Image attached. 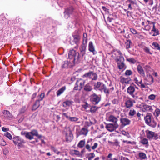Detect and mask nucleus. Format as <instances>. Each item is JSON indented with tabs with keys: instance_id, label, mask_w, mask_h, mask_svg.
I'll use <instances>...</instances> for the list:
<instances>
[{
	"instance_id": "c03bdc74",
	"label": "nucleus",
	"mask_w": 160,
	"mask_h": 160,
	"mask_svg": "<svg viewBox=\"0 0 160 160\" xmlns=\"http://www.w3.org/2000/svg\"><path fill=\"white\" fill-rule=\"evenodd\" d=\"M132 71L130 70H126L125 73L126 76H130L132 75Z\"/></svg>"
},
{
	"instance_id": "052dcab7",
	"label": "nucleus",
	"mask_w": 160,
	"mask_h": 160,
	"mask_svg": "<svg viewBox=\"0 0 160 160\" xmlns=\"http://www.w3.org/2000/svg\"><path fill=\"white\" fill-rule=\"evenodd\" d=\"M82 106L85 109H86L88 107V104L87 102H85L84 104L82 105Z\"/></svg>"
},
{
	"instance_id": "f03ea898",
	"label": "nucleus",
	"mask_w": 160,
	"mask_h": 160,
	"mask_svg": "<svg viewBox=\"0 0 160 160\" xmlns=\"http://www.w3.org/2000/svg\"><path fill=\"white\" fill-rule=\"evenodd\" d=\"M81 38L80 34L78 30H76L72 33V37L70 38V43L72 45L74 44L78 45Z\"/></svg>"
},
{
	"instance_id": "a878e982",
	"label": "nucleus",
	"mask_w": 160,
	"mask_h": 160,
	"mask_svg": "<svg viewBox=\"0 0 160 160\" xmlns=\"http://www.w3.org/2000/svg\"><path fill=\"white\" fill-rule=\"evenodd\" d=\"M40 106V102L39 100H37L34 103L32 108L33 110H35L37 109Z\"/></svg>"
},
{
	"instance_id": "13d9d810",
	"label": "nucleus",
	"mask_w": 160,
	"mask_h": 160,
	"mask_svg": "<svg viewBox=\"0 0 160 160\" xmlns=\"http://www.w3.org/2000/svg\"><path fill=\"white\" fill-rule=\"evenodd\" d=\"M129 2L130 3L129 4H132V5L134 4H136V0H128Z\"/></svg>"
},
{
	"instance_id": "6ab92c4d",
	"label": "nucleus",
	"mask_w": 160,
	"mask_h": 160,
	"mask_svg": "<svg viewBox=\"0 0 160 160\" xmlns=\"http://www.w3.org/2000/svg\"><path fill=\"white\" fill-rule=\"evenodd\" d=\"M103 85L104 84L100 82H95L94 83V88L95 89H98L99 90V88H101Z\"/></svg>"
},
{
	"instance_id": "9b49d317",
	"label": "nucleus",
	"mask_w": 160,
	"mask_h": 160,
	"mask_svg": "<svg viewBox=\"0 0 160 160\" xmlns=\"http://www.w3.org/2000/svg\"><path fill=\"white\" fill-rule=\"evenodd\" d=\"M120 121L122 125L123 126L129 125L131 122V121L126 118H121Z\"/></svg>"
},
{
	"instance_id": "864d4df0",
	"label": "nucleus",
	"mask_w": 160,
	"mask_h": 160,
	"mask_svg": "<svg viewBox=\"0 0 160 160\" xmlns=\"http://www.w3.org/2000/svg\"><path fill=\"white\" fill-rule=\"evenodd\" d=\"M155 112L156 113V116L158 117L160 114V109L159 108H157L155 110Z\"/></svg>"
},
{
	"instance_id": "3c124183",
	"label": "nucleus",
	"mask_w": 160,
	"mask_h": 160,
	"mask_svg": "<svg viewBox=\"0 0 160 160\" xmlns=\"http://www.w3.org/2000/svg\"><path fill=\"white\" fill-rule=\"evenodd\" d=\"M5 136L8 138L9 139H11L12 138L11 134L8 132H7L4 134Z\"/></svg>"
},
{
	"instance_id": "393cba45",
	"label": "nucleus",
	"mask_w": 160,
	"mask_h": 160,
	"mask_svg": "<svg viewBox=\"0 0 160 160\" xmlns=\"http://www.w3.org/2000/svg\"><path fill=\"white\" fill-rule=\"evenodd\" d=\"M31 133L33 136H36L39 139H40L42 137L41 135H38V132L37 130L35 129L32 130L31 132Z\"/></svg>"
},
{
	"instance_id": "2f4dec72",
	"label": "nucleus",
	"mask_w": 160,
	"mask_h": 160,
	"mask_svg": "<svg viewBox=\"0 0 160 160\" xmlns=\"http://www.w3.org/2000/svg\"><path fill=\"white\" fill-rule=\"evenodd\" d=\"M85 142L84 140H81L78 145V147L80 148L83 147L85 144Z\"/></svg>"
},
{
	"instance_id": "7ed1b4c3",
	"label": "nucleus",
	"mask_w": 160,
	"mask_h": 160,
	"mask_svg": "<svg viewBox=\"0 0 160 160\" xmlns=\"http://www.w3.org/2000/svg\"><path fill=\"white\" fill-rule=\"evenodd\" d=\"M74 12V9L72 7H70L66 8L64 12V17L66 19L68 18L71 15L73 14Z\"/></svg>"
},
{
	"instance_id": "4be33fe9",
	"label": "nucleus",
	"mask_w": 160,
	"mask_h": 160,
	"mask_svg": "<svg viewBox=\"0 0 160 160\" xmlns=\"http://www.w3.org/2000/svg\"><path fill=\"white\" fill-rule=\"evenodd\" d=\"M73 103V102L72 101L67 100L63 103V107L66 108L67 106H70Z\"/></svg>"
},
{
	"instance_id": "c85d7f7f",
	"label": "nucleus",
	"mask_w": 160,
	"mask_h": 160,
	"mask_svg": "<svg viewBox=\"0 0 160 160\" xmlns=\"http://www.w3.org/2000/svg\"><path fill=\"white\" fill-rule=\"evenodd\" d=\"M153 28L152 30V31H153L155 32L152 35L153 36H156L157 35L159 34V31L158 30L156 29L155 28V24H153V25L152 26Z\"/></svg>"
},
{
	"instance_id": "473e14b6",
	"label": "nucleus",
	"mask_w": 160,
	"mask_h": 160,
	"mask_svg": "<svg viewBox=\"0 0 160 160\" xmlns=\"http://www.w3.org/2000/svg\"><path fill=\"white\" fill-rule=\"evenodd\" d=\"M26 138L29 140H32L33 138V137L32 136V134L31 133V132H28L26 135Z\"/></svg>"
},
{
	"instance_id": "4c0bfd02",
	"label": "nucleus",
	"mask_w": 160,
	"mask_h": 160,
	"mask_svg": "<svg viewBox=\"0 0 160 160\" xmlns=\"http://www.w3.org/2000/svg\"><path fill=\"white\" fill-rule=\"evenodd\" d=\"M98 107L96 106H92L90 109V112H91L92 113H94L97 110L98 108Z\"/></svg>"
},
{
	"instance_id": "6e6552de",
	"label": "nucleus",
	"mask_w": 160,
	"mask_h": 160,
	"mask_svg": "<svg viewBox=\"0 0 160 160\" xmlns=\"http://www.w3.org/2000/svg\"><path fill=\"white\" fill-rule=\"evenodd\" d=\"M91 97L92 102L94 105L98 104L101 100V97L100 95H98L94 93L92 95Z\"/></svg>"
},
{
	"instance_id": "b1692460",
	"label": "nucleus",
	"mask_w": 160,
	"mask_h": 160,
	"mask_svg": "<svg viewBox=\"0 0 160 160\" xmlns=\"http://www.w3.org/2000/svg\"><path fill=\"white\" fill-rule=\"evenodd\" d=\"M154 133V132H153L148 131L146 132L147 137L150 139H152Z\"/></svg>"
},
{
	"instance_id": "a18cd8bd",
	"label": "nucleus",
	"mask_w": 160,
	"mask_h": 160,
	"mask_svg": "<svg viewBox=\"0 0 160 160\" xmlns=\"http://www.w3.org/2000/svg\"><path fill=\"white\" fill-rule=\"evenodd\" d=\"M136 113V111L133 109L130 110L129 115L130 116H133Z\"/></svg>"
},
{
	"instance_id": "09e8293b",
	"label": "nucleus",
	"mask_w": 160,
	"mask_h": 160,
	"mask_svg": "<svg viewBox=\"0 0 160 160\" xmlns=\"http://www.w3.org/2000/svg\"><path fill=\"white\" fill-rule=\"evenodd\" d=\"M144 51L146 53L149 54H152V53L150 51L149 48L147 47H145L143 48Z\"/></svg>"
},
{
	"instance_id": "69168bd1",
	"label": "nucleus",
	"mask_w": 160,
	"mask_h": 160,
	"mask_svg": "<svg viewBox=\"0 0 160 160\" xmlns=\"http://www.w3.org/2000/svg\"><path fill=\"white\" fill-rule=\"evenodd\" d=\"M89 157L91 158H93L95 157V155L94 153H90L89 154Z\"/></svg>"
},
{
	"instance_id": "1a4fd4ad",
	"label": "nucleus",
	"mask_w": 160,
	"mask_h": 160,
	"mask_svg": "<svg viewBox=\"0 0 160 160\" xmlns=\"http://www.w3.org/2000/svg\"><path fill=\"white\" fill-rule=\"evenodd\" d=\"M72 67V63L68 61H66L62 62L61 67L62 69L71 68Z\"/></svg>"
},
{
	"instance_id": "423d86ee",
	"label": "nucleus",
	"mask_w": 160,
	"mask_h": 160,
	"mask_svg": "<svg viewBox=\"0 0 160 160\" xmlns=\"http://www.w3.org/2000/svg\"><path fill=\"white\" fill-rule=\"evenodd\" d=\"M118 124L108 123L107 124L105 128L107 130L110 132H113L119 127Z\"/></svg>"
},
{
	"instance_id": "5fc2aeb1",
	"label": "nucleus",
	"mask_w": 160,
	"mask_h": 160,
	"mask_svg": "<svg viewBox=\"0 0 160 160\" xmlns=\"http://www.w3.org/2000/svg\"><path fill=\"white\" fill-rule=\"evenodd\" d=\"M124 60V57L122 56H120L117 62H123Z\"/></svg>"
},
{
	"instance_id": "6e6d98bb",
	"label": "nucleus",
	"mask_w": 160,
	"mask_h": 160,
	"mask_svg": "<svg viewBox=\"0 0 160 160\" xmlns=\"http://www.w3.org/2000/svg\"><path fill=\"white\" fill-rule=\"evenodd\" d=\"M51 149L55 152L57 154L60 153V152L55 148L53 147H51Z\"/></svg>"
},
{
	"instance_id": "de8ad7c7",
	"label": "nucleus",
	"mask_w": 160,
	"mask_h": 160,
	"mask_svg": "<svg viewBox=\"0 0 160 160\" xmlns=\"http://www.w3.org/2000/svg\"><path fill=\"white\" fill-rule=\"evenodd\" d=\"M126 60L127 61L131 62L132 63H134L136 62V61L135 59L132 58H127Z\"/></svg>"
},
{
	"instance_id": "0eeeda50",
	"label": "nucleus",
	"mask_w": 160,
	"mask_h": 160,
	"mask_svg": "<svg viewBox=\"0 0 160 160\" xmlns=\"http://www.w3.org/2000/svg\"><path fill=\"white\" fill-rule=\"evenodd\" d=\"M88 78L92 80H96L98 78V76L96 73L92 72H90L84 74L83 77Z\"/></svg>"
},
{
	"instance_id": "680f3d73",
	"label": "nucleus",
	"mask_w": 160,
	"mask_h": 160,
	"mask_svg": "<svg viewBox=\"0 0 160 160\" xmlns=\"http://www.w3.org/2000/svg\"><path fill=\"white\" fill-rule=\"evenodd\" d=\"M26 110V108L25 107H22V108L21 109V110L20 111V112L21 113H24Z\"/></svg>"
},
{
	"instance_id": "338daca9",
	"label": "nucleus",
	"mask_w": 160,
	"mask_h": 160,
	"mask_svg": "<svg viewBox=\"0 0 160 160\" xmlns=\"http://www.w3.org/2000/svg\"><path fill=\"white\" fill-rule=\"evenodd\" d=\"M2 131L3 132H6L9 131V128H6L4 127H3L2 128Z\"/></svg>"
},
{
	"instance_id": "f8f14e48",
	"label": "nucleus",
	"mask_w": 160,
	"mask_h": 160,
	"mask_svg": "<svg viewBox=\"0 0 160 160\" xmlns=\"http://www.w3.org/2000/svg\"><path fill=\"white\" fill-rule=\"evenodd\" d=\"M108 121L113 122L112 124H118L117 122L118 119L117 117L113 115H110L108 118Z\"/></svg>"
},
{
	"instance_id": "c9c22d12",
	"label": "nucleus",
	"mask_w": 160,
	"mask_h": 160,
	"mask_svg": "<svg viewBox=\"0 0 160 160\" xmlns=\"http://www.w3.org/2000/svg\"><path fill=\"white\" fill-rule=\"evenodd\" d=\"M88 132V130L85 128H82L81 131V134L85 135H87Z\"/></svg>"
},
{
	"instance_id": "a19ab883",
	"label": "nucleus",
	"mask_w": 160,
	"mask_h": 160,
	"mask_svg": "<svg viewBox=\"0 0 160 160\" xmlns=\"http://www.w3.org/2000/svg\"><path fill=\"white\" fill-rule=\"evenodd\" d=\"M78 119V118L76 117H69L68 120L71 122H76Z\"/></svg>"
},
{
	"instance_id": "f257e3e1",
	"label": "nucleus",
	"mask_w": 160,
	"mask_h": 160,
	"mask_svg": "<svg viewBox=\"0 0 160 160\" xmlns=\"http://www.w3.org/2000/svg\"><path fill=\"white\" fill-rule=\"evenodd\" d=\"M68 58L71 59H73V63H77L80 60L81 57L78 52L72 49L69 51L68 53Z\"/></svg>"
},
{
	"instance_id": "f704fd0d",
	"label": "nucleus",
	"mask_w": 160,
	"mask_h": 160,
	"mask_svg": "<svg viewBox=\"0 0 160 160\" xmlns=\"http://www.w3.org/2000/svg\"><path fill=\"white\" fill-rule=\"evenodd\" d=\"M83 43L86 44L87 42V35L86 33H84L83 34Z\"/></svg>"
},
{
	"instance_id": "e433bc0d",
	"label": "nucleus",
	"mask_w": 160,
	"mask_h": 160,
	"mask_svg": "<svg viewBox=\"0 0 160 160\" xmlns=\"http://www.w3.org/2000/svg\"><path fill=\"white\" fill-rule=\"evenodd\" d=\"M131 41L129 40H127L126 42H125V44L126 46V48L127 49L130 48V44L131 43Z\"/></svg>"
},
{
	"instance_id": "9d476101",
	"label": "nucleus",
	"mask_w": 160,
	"mask_h": 160,
	"mask_svg": "<svg viewBox=\"0 0 160 160\" xmlns=\"http://www.w3.org/2000/svg\"><path fill=\"white\" fill-rule=\"evenodd\" d=\"M142 111L143 112L148 111L151 112H152L153 109L152 108V106L143 103H142Z\"/></svg>"
},
{
	"instance_id": "79ce46f5",
	"label": "nucleus",
	"mask_w": 160,
	"mask_h": 160,
	"mask_svg": "<svg viewBox=\"0 0 160 160\" xmlns=\"http://www.w3.org/2000/svg\"><path fill=\"white\" fill-rule=\"evenodd\" d=\"M45 96V93H42L40 95L38 96V100H39V101H40L42 100L44 98Z\"/></svg>"
},
{
	"instance_id": "49530a36",
	"label": "nucleus",
	"mask_w": 160,
	"mask_h": 160,
	"mask_svg": "<svg viewBox=\"0 0 160 160\" xmlns=\"http://www.w3.org/2000/svg\"><path fill=\"white\" fill-rule=\"evenodd\" d=\"M86 44L83 43L81 45V48L80 49V51H85L86 49Z\"/></svg>"
},
{
	"instance_id": "72a5a7b5",
	"label": "nucleus",
	"mask_w": 160,
	"mask_h": 160,
	"mask_svg": "<svg viewBox=\"0 0 160 160\" xmlns=\"http://www.w3.org/2000/svg\"><path fill=\"white\" fill-rule=\"evenodd\" d=\"M140 142L143 145H148V140L146 138H143L142 139L141 141Z\"/></svg>"
},
{
	"instance_id": "a211bd4d",
	"label": "nucleus",
	"mask_w": 160,
	"mask_h": 160,
	"mask_svg": "<svg viewBox=\"0 0 160 160\" xmlns=\"http://www.w3.org/2000/svg\"><path fill=\"white\" fill-rule=\"evenodd\" d=\"M137 70L138 72L142 76L144 77L145 76L144 71L140 65H139L137 66Z\"/></svg>"
},
{
	"instance_id": "603ef678",
	"label": "nucleus",
	"mask_w": 160,
	"mask_h": 160,
	"mask_svg": "<svg viewBox=\"0 0 160 160\" xmlns=\"http://www.w3.org/2000/svg\"><path fill=\"white\" fill-rule=\"evenodd\" d=\"M0 145L4 146L6 145V142L2 138H0Z\"/></svg>"
},
{
	"instance_id": "dca6fc26",
	"label": "nucleus",
	"mask_w": 160,
	"mask_h": 160,
	"mask_svg": "<svg viewBox=\"0 0 160 160\" xmlns=\"http://www.w3.org/2000/svg\"><path fill=\"white\" fill-rule=\"evenodd\" d=\"M135 89L134 86H130L127 89V92L130 95L134 97L133 92H135Z\"/></svg>"
},
{
	"instance_id": "412c9836",
	"label": "nucleus",
	"mask_w": 160,
	"mask_h": 160,
	"mask_svg": "<svg viewBox=\"0 0 160 160\" xmlns=\"http://www.w3.org/2000/svg\"><path fill=\"white\" fill-rule=\"evenodd\" d=\"M72 136L71 133H70L69 134L66 133V141L68 142H70L72 139Z\"/></svg>"
},
{
	"instance_id": "58836bf2",
	"label": "nucleus",
	"mask_w": 160,
	"mask_h": 160,
	"mask_svg": "<svg viewBox=\"0 0 160 160\" xmlns=\"http://www.w3.org/2000/svg\"><path fill=\"white\" fill-rule=\"evenodd\" d=\"M118 68L120 69H122L124 66L125 64L123 62H118Z\"/></svg>"
},
{
	"instance_id": "cd10ccee",
	"label": "nucleus",
	"mask_w": 160,
	"mask_h": 160,
	"mask_svg": "<svg viewBox=\"0 0 160 160\" xmlns=\"http://www.w3.org/2000/svg\"><path fill=\"white\" fill-rule=\"evenodd\" d=\"M134 81L138 85H139L140 84L142 83V80L141 77H138V78H135L134 79Z\"/></svg>"
},
{
	"instance_id": "2eb2a0df",
	"label": "nucleus",
	"mask_w": 160,
	"mask_h": 160,
	"mask_svg": "<svg viewBox=\"0 0 160 160\" xmlns=\"http://www.w3.org/2000/svg\"><path fill=\"white\" fill-rule=\"evenodd\" d=\"M135 102L134 101L131 99H129L127 100L125 103V105L127 108H129L133 106V103Z\"/></svg>"
},
{
	"instance_id": "774afa93",
	"label": "nucleus",
	"mask_w": 160,
	"mask_h": 160,
	"mask_svg": "<svg viewBox=\"0 0 160 160\" xmlns=\"http://www.w3.org/2000/svg\"><path fill=\"white\" fill-rule=\"evenodd\" d=\"M132 12L130 11H128L127 12V15L128 17H129L130 16H131L132 15Z\"/></svg>"
},
{
	"instance_id": "4d7b16f0",
	"label": "nucleus",
	"mask_w": 160,
	"mask_h": 160,
	"mask_svg": "<svg viewBox=\"0 0 160 160\" xmlns=\"http://www.w3.org/2000/svg\"><path fill=\"white\" fill-rule=\"evenodd\" d=\"M151 25H147L145 26V28L146 30L149 31L151 28Z\"/></svg>"
},
{
	"instance_id": "4468645a",
	"label": "nucleus",
	"mask_w": 160,
	"mask_h": 160,
	"mask_svg": "<svg viewBox=\"0 0 160 160\" xmlns=\"http://www.w3.org/2000/svg\"><path fill=\"white\" fill-rule=\"evenodd\" d=\"M88 50L90 52H92L94 54L96 53V52L95 51L93 43L92 41H91L89 42L88 45Z\"/></svg>"
},
{
	"instance_id": "5701e85b",
	"label": "nucleus",
	"mask_w": 160,
	"mask_h": 160,
	"mask_svg": "<svg viewBox=\"0 0 160 160\" xmlns=\"http://www.w3.org/2000/svg\"><path fill=\"white\" fill-rule=\"evenodd\" d=\"M66 89V87L65 86L62 87L61 88L59 89L56 92L57 96H58L62 93Z\"/></svg>"
},
{
	"instance_id": "ddd939ff",
	"label": "nucleus",
	"mask_w": 160,
	"mask_h": 160,
	"mask_svg": "<svg viewBox=\"0 0 160 160\" xmlns=\"http://www.w3.org/2000/svg\"><path fill=\"white\" fill-rule=\"evenodd\" d=\"M99 90L101 91H103L106 94L107 96H108L110 93V90L107 88L105 84L103 85L101 88H99Z\"/></svg>"
},
{
	"instance_id": "aec40b11",
	"label": "nucleus",
	"mask_w": 160,
	"mask_h": 160,
	"mask_svg": "<svg viewBox=\"0 0 160 160\" xmlns=\"http://www.w3.org/2000/svg\"><path fill=\"white\" fill-rule=\"evenodd\" d=\"M152 116L150 115H147L144 117V120L145 121L146 123L150 126H151L150 125V123L151 122Z\"/></svg>"
},
{
	"instance_id": "8fccbe9b",
	"label": "nucleus",
	"mask_w": 160,
	"mask_h": 160,
	"mask_svg": "<svg viewBox=\"0 0 160 160\" xmlns=\"http://www.w3.org/2000/svg\"><path fill=\"white\" fill-rule=\"evenodd\" d=\"M156 95L153 94H152L149 96L148 97V98L151 100H154L156 98Z\"/></svg>"
},
{
	"instance_id": "bf43d9fd",
	"label": "nucleus",
	"mask_w": 160,
	"mask_h": 160,
	"mask_svg": "<svg viewBox=\"0 0 160 160\" xmlns=\"http://www.w3.org/2000/svg\"><path fill=\"white\" fill-rule=\"evenodd\" d=\"M130 31L134 34H138V33L136 30L133 28H131L130 29Z\"/></svg>"
},
{
	"instance_id": "0e129e2a",
	"label": "nucleus",
	"mask_w": 160,
	"mask_h": 160,
	"mask_svg": "<svg viewBox=\"0 0 160 160\" xmlns=\"http://www.w3.org/2000/svg\"><path fill=\"white\" fill-rule=\"evenodd\" d=\"M98 145V144L97 142L95 143L94 144L93 146H92L91 147L92 149L93 150L97 148Z\"/></svg>"
},
{
	"instance_id": "c756f323",
	"label": "nucleus",
	"mask_w": 160,
	"mask_h": 160,
	"mask_svg": "<svg viewBox=\"0 0 160 160\" xmlns=\"http://www.w3.org/2000/svg\"><path fill=\"white\" fill-rule=\"evenodd\" d=\"M152 45L154 49L159 50L160 51V47L158 43L153 42L152 43Z\"/></svg>"
},
{
	"instance_id": "ea45409f",
	"label": "nucleus",
	"mask_w": 160,
	"mask_h": 160,
	"mask_svg": "<svg viewBox=\"0 0 160 160\" xmlns=\"http://www.w3.org/2000/svg\"><path fill=\"white\" fill-rule=\"evenodd\" d=\"M122 81L125 83H128L130 81H131V79L130 78H123L122 79Z\"/></svg>"
},
{
	"instance_id": "20e7f679",
	"label": "nucleus",
	"mask_w": 160,
	"mask_h": 160,
	"mask_svg": "<svg viewBox=\"0 0 160 160\" xmlns=\"http://www.w3.org/2000/svg\"><path fill=\"white\" fill-rule=\"evenodd\" d=\"M84 83L85 81L82 79L77 80L75 84L74 89L75 90H81L83 88Z\"/></svg>"
},
{
	"instance_id": "f3484780",
	"label": "nucleus",
	"mask_w": 160,
	"mask_h": 160,
	"mask_svg": "<svg viewBox=\"0 0 160 160\" xmlns=\"http://www.w3.org/2000/svg\"><path fill=\"white\" fill-rule=\"evenodd\" d=\"M4 117L6 118L10 119L12 116L11 113L8 110H4L3 111Z\"/></svg>"
},
{
	"instance_id": "bb28decb",
	"label": "nucleus",
	"mask_w": 160,
	"mask_h": 160,
	"mask_svg": "<svg viewBox=\"0 0 160 160\" xmlns=\"http://www.w3.org/2000/svg\"><path fill=\"white\" fill-rule=\"evenodd\" d=\"M84 89L86 92H90L92 90V88L90 84L88 83L84 86Z\"/></svg>"
},
{
	"instance_id": "39448f33",
	"label": "nucleus",
	"mask_w": 160,
	"mask_h": 160,
	"mask_svg": "<svg viewBox=\"0 0 160 160\" xmlns=\"http://www.w3.org/2000/svg\"><path fill=\"white\" fill-rule=\"evenodd\" d=\"M12 141L15 145H17L19 147H22V144L25 143L24 140L21 139L19 137H14L13 138Z\"/></svg>"
},
{
	"instance_id": "e2e57ef3",
	"label": "nucleus",
	"mask_w": 160,
	"mask_h": 160,
	"mask_svg": "<svg viewBox=\"0 0 160 160\" xmlns=\"http://www.w3.org/2000/svg\"><path fill=\"white\" fill-rule=\"evenodd\" d=\"M112 102L113 104H118V99H114L112 100Z\"/></svg>"
},
{
	"instance_id": "37998d69",
	"label": "nucleus",
	"mask_w": 160,
	"mask_h": 160,
	"mask_svg": "<svg viewBox=\"0 0 160 160\" xmlns=\"http://www.w3.org/2000/svg\"><path fill=\"white\" fill-rule=\"evenodd\" d=\"M152 139L154 140H157L158 139H160V135L158 133H155L154 132L153 135V137Z\"/></svg>"
},
{
	"instance_id": "7c9ffc66",
	"label": "nucleus",
	"mask_w": 160,
	"mask_h": 160,
	"mask_svg": "<svg viewBox=\"0 0 160 160\" xmlns=\"http://www.w3.org/2000/svg\"><path fill=\"white\" fill-rule=\"evenodd\" d=\"M138 156L140 159H145L147 158L146 154L143 152H141L138 154Z\"/></svg>"
}]
</instances>
